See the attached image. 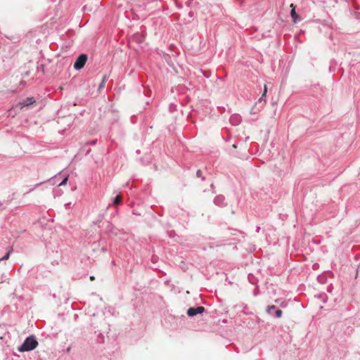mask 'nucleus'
Masks as SVG:
<instances>
[{
    "label": "nucleus",
    "mask_w": 360,
    "mask_h": 360,
    "mask_svg": "<svg viewBox=\"0 0 360 360\" xmlns=\"http://www.w3.org/2000/svg\"><path fill=\"white\" fill-rule=\"evenodd\" d=\"M276 310V307L274 305L269 306L266 309V311L269 314H271L273 311Z\"/></svg>",
    "instance_id": "obj_10"
},
{
    "label": "nucleus",
    "mask_w": 360,
    "mask_h": 360,
    "mask_svg": "<svg viewBox=\"0 0 360 360\" xmlns=\"http://www.w3.org/2000/svg\"><path fill=\"white\" fill-rule=\"evenodd\" d=\"M1 205V203L0 202V205Z\"/></svg>",
    "instance_id": "obj_19"
},
{
    "label": "nucleus",
    "mask_w": 360,
    "mask_h": 360,
    "mask_svg": "<svg viewBox=\"0 0 360 360\" xmlns=\"http://www.w3.org/2000/svg\"><path fill=\"white\" fill-rule=\"evenodd\" d=\"M266 92H267V87L265 85L264 89V92H263L262 96L259 98V102H262V101L265 102L266 101L265 97H266Z\"/></svg>",
    "instance_id": "obj_8"
},
{
    "label": "nucleus",
    "mask_w": 360,
    "mask_h": 360,
    "mask_svg": "<svg viewBox=\"0 0 360 360\" xmlns=\"http://www.w3.org/2000/svg\"><path fill=\"white\" fill-rule=\"evenodd\" d=\"M290 7L292 8L290 11L291 18H292V21L296 23L300 20L299 15L296 13L295 6L292 4H291Z\"/></svg>",
    "instance_id": "obj_4"
},
{
    "label": "nucleus",
    "mask_w": 360,
    "mask_h": 360,
    "mask_svg": "<svg viewBox=\"0 0 360 360\" xmlns=\"http://www.w3.org/2000/svg\"><path fill=\"white\" fill-rule=\"evenodd\" d=\"M121 200H122V198H121V196H120V195H117V196L114 198V200H113V205H117L120 204Z\"/></svg>",
    "instance_id": "obj_9"
},
{
    "label": "nucleus",
    "mask_w": 360,
    "mask_h": 360,
    "mask_svg": "<svg viewBox=\"0 0 360 360\" xmlns=\"http://www.w3.org/2000/svg\"><path fill=\"white\" fill-rule=\"evenodd\" d=\"M241 121V117L238 115H233L230 117V122L233 125H238Z\"/></svg>",
    "instance_id": "obj_7"
},
{
    "label": "nucleus",
    "mask_w": 360,
    "mask_h": 360,
    "mask_svg": "<svg viewBox=\"0 0 360 360\" xmlns=\"http://www.w3.org/2000/svg\"><path fill=\"white\" fill-rule=\"evenodd\" d=\"M282 311L281 309H276L275 311V314L277 318H280L282 316Z\"/></svg>",
    "instance_id": "obj_12"
},
{
    "label": "nucleus",
    "mask_w": 360,
    "mask_h": 360,
    "mask_svg": "<svg viewBox=\"0 0 360 360\" xmlns=\"http://www.w3.org/2000/svg\"><path fill=\"white\" fill-rule=\"evenodd\" d=\"M326 296L325 295H323L322 300H323V302H326Z\"/></svg>",
    "instance_id": "obj_16"
},
{
    "label": "nucleus",
    "mask_w": 360,
    "mask_h": 360,
    "mask_svg": "<svg viewBox=\"0 0 360 360\" xmlns=\"http://www.w3.org/2000/svg\"><path fill=\"white\" fill-rule=\"evenodd\" d=\"M196 175L198 177L202 178V179H204V177H202V172L200 170H198L196 172Z\"/></svg>",
    "instance_id": "obj_14"
},
{
    "label": "nucleus",
    "mask_w": 360,
    "mask_h": 360,
    "mask_svg": "<svg viewBox=\"0 0 360 360\" xmlns=\"http://www.w3.org/2000/svg\"><path fill=\"white\" fill-rule=\"evenodd\" d=\"M10 256V251H8L3 257L0 258V262L6 260L9 258Z\"/></svg>",
    "instance_id": "obj_11"
},
{
    "label": "nucleus",
    "mask_w": 360,
    "mask_h": 360,
    "mask_svg": "<svg viewBox=\"0 0 360 360\" xmlns=\"http://www.w3.org/2000/svg\"><path fill=\"white\" fill-rule=\"evenodd\" d=\"M34 102V100L32 97H28L25 100L20 102L19 105H20V108H22L25 106H28L32 104Z\"/></svg>",
    "instance_id": "obj_5"
},
{
    "label": "nucleus",
    "mask_w": 360,
    "mask_h": 360,
    "mask_svg": "<svg viewBox=\"0 0 360 360\" xmlns=\"http://www.w3.org/2000/svg\"><path fill=\"white\" fill-rule=\"evenodd\" d=\"M86 60L87 56L86 54L79 55V56L77 58L76 61L75 62L74 68L76 70L82 69L84 66Z\"/></svg>",
    "instance_id": "obj_2"
},
{
    "label": "nucleus",
    "mask_w": 360,
    "mask_h": 360,
    "mask_svg": "<svg viewBox=\"0 0 360 360\" xmlns=\"http://www.w3.org/2000/svg\"><path fill=\"white\" fill-rule=\"evenodd\" d=\"M65 206H66V208H67V209H68V208H70V206H71V203H70H70H68V204H66V205H65Z\"/></svg>",
    "instance_id": "obj_15"
},
{
    "label": "nucleus",
    "mask_w": 360,
    "mask_h": 360,
    "mask_svg": "<svg viewBox=\"0 0 360 360\" xmlns=\"http://www.w3.org/2000/svg\"><path fill=\"white\" fill-rule=\"evenodd\" d=\"M205 311V307H198L196 308L191 307L187 310V315L188 316H194L198 314H201Z\"/></svg>",
    "instance_id": "obj_3"
},
{
    "label": "nucleus",
    "mask_w": 360,
    "mask_h": 360,
    "mask_svg": "<svg viewBox=\"0 0 360 360\" xmlns=\"http://www.w3.org/2000/svg\"><path fill=\"white\" fill-rule=\"evenodd\" d=\"M42 183H39V184H37L34 186V188H37V186H39V185H41Z\"/></svg>",
    "instance_id": "obj_17"
},
{
    "label": "nucleus",
    "mask_w": 360,
    "mask_h": 360,
    "mask_svg": "<svg viewBox=\"0 0 360 360\" xmlns=\"http://www.w3.org/2000/svg\"><path fill=\"white\" fill-rule=\"evenodd\" d=\"M37 346L38 342L37 341L34 335H30L18 347V351L20 352L31 351L34 349Z\"/></svg>",
    "instance_id": "obj_1"
},
{
    "label": "nucleus",
    "mask_w": 360,
    "mask_h": 360,
    "mask_svg": "<svg viewBox=\"0 0 360 360\" xmlns=\"http://www.w3.org/2000/svg\"><path fill=\"white\" fill-rule=\"evenodd\" d=\"M90 279H91V280H94V276H91V277H90Z\"/></svg>",
    "instance_id": "obj_18"
},
{
    "label": "nucleus",
    "mask_w": 360,
    "mask_h": 360,
    "mask_svg": "<svg viewBox=\"0 0 360 360\" xmlns=\"http://www.w3.org/2000/svg\"><path fill=\"white\" fill-rule=\"evenodd\" d=\"M68 179V176L65 177L63 180L58 184V186H61L65 185L67 184Z\"/></svg>",
    "instance_id": "obj_13"
},
{
    "label": "nucleus",
    "mask_w": 360,
    "mask_h": 360,
    "mask_svg": "<svg viewBox=\"0 0 360 360\" xmlns=\"http://www.w3.org/2000/svg\"><path fill=\"white\" fill-rule=\"evenodd\" d=\"M225 198L223 195H217L214 199V202L218 206H223L224 205Z\"/></svg>",
    "instance_id": "obj_6"
}]
</instances>
